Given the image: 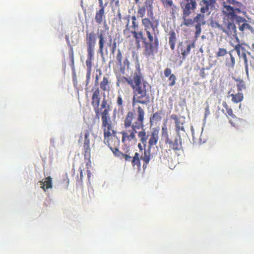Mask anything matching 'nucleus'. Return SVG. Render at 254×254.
I'll return each mask as SVG.
<instances>
[{"mask_svg":"<svg viewBox=\"0 0 254 254\" xmlns=\"http://www.w3.org/2000/svg\"><path fill=\"white\" fill-rule=\"evenodd\" d=\"M142 25L144 28L146 37L144 36L142 31L139 32L131 31L135 39L137 47H140V42L142 43V54L147 58L154 57L159 48V39L158 37V27L159 20L153 15L148 17H143L141 19Z\"/></svg>","mask_w":254,"mask_h":254,"instance_id":"1","label":"nucleus"},{"mask_svg":"<svg viewBox=\"0 0 254 254\" xmlns=\"http://www.w3.org/2000/svg\"><path fill=\"white\" fill-rule=\"evenodd\" d=\"M137 71L134 72L132 78L121 76V74L117 75L116 85L118 87L127 83L131 87L133 93L132 105L133 107L138 104L147 105L150 103V96L148 93L150 85L143 79L139 64L137 65Z\"/></svg>","mask_w":254,"mask_h":254,"instance_id":"2","label":"nucleus"},{"mask_svg":"<svg viewBox=\"0 0 254 254\" xmlns=\"http://www.w3.org/2000/svg\"><path fill=\"white\" fill-rule=\"evenodd\" d=\"M136 112V120L133 123L134 119V114L131 111L127 112L124 120V127L126 128L131 127V129L128 131H123L121 132L122 134V142L131 141L135 138V133L137 132L136 130L142 129L141 131L137 132L138 137L140 142L144 145L145 148L146 145L147 140L148 138V134L146 132L143 127L144 120L145 117L144 110L140 106H138L135 108Z\"/></svg>","mask_w":254,"mask_h":254,"instance_id":"3","label":"nucleus"},{"mask_svg":"<svg viewBox=\"0 0 254 254\" xmlns=\"http://www.w3.org/2000/svg\"><path fill=\"white\" fill-rule=\"evenodd\" d=\"M93 91L91 103L95 113L96 117L99 118L100 115L101 116L102 127L104 131V138H108L111 136H115L116 132L114 129L109 115V112L111 111L110 105L107 100L104 97L101 101L100 107V91L98 88L93 89Z\"/></svg>","mask_w":254,"mask_h":254,"instance_id":"4","label":"nucleus"},{"mask_svg":"<svg viewBox=\"0 0 254 254\" xmlns=\"http://www.w3.org/2000/svg\"><path fill=\"white\" fill-rule=\"evenodd\" d=\"M243 4L237 0H225L222 4V13L226 18L235 20L238 25L239 29L241 32L252 29L248 20L244 17L239 16L242 13Z\"/></svg>","mask_w":254,"mask_h":254,"instance_id":"5","label":"nucleus"},{"mask_svg":"<svg viewBox=\"0 0 254 254\" xmlns=\"http://www.w3.org/2000/svg\"><path fill=\"white\" fill-rule=\"evenodd\" d=\"M159 129L157 127H154L148 134V149H144V154L141 155V159L143 162V168L145 169L148 164L151 157H152L154 154L151 153V149H154V146L156 145L159 140Z\"/></svg>","mask_w":254,"mask_h":254,"instance_id":"6","label":"nucleus"},{"mask_svg":"<svg viewBox=\"0 0 254 254\" xmlns=\"http://www.w3.org/2000/svg\"><path fill=\"white\" fill-rule=\"evenodd\" d=\"M223 20L225 22V27L219 24V23H216L217 27L220 30L222 31L228 36H233L235 38L237 41L239 42V39L237 36V28L234 21L235 20H231L227 19L224 14H223Z\"/></svg>","mask_w":254,"mask_h":254,"instance_id":"7","label":"nucleus"},{"mask_svg":"<svg viewBox=\"0 0 254 254\" xmlns=\"http://www.w3.org/2000/svg\"><path fill=\"white\" fill-rule=\"evenodd\" d=\"M116 62L118 66L114 67V71L116 74L125 73L126 67L128 68L129 61L127 57L123 59L122 52L120 49H118L116 56Z\"/></svg>","mask_w":254,"mask_h":254,"instance_id":"8","label":"nucleus"},{"mask_svg":"<svg viewBox=\"0 0 254 254\" xmlns=\"http://www.w3.org/2000/svg\"><path fill=\"white\" fill-rule=\"evenodd\" d=\"M85 41L87 52L86 60H93L94 59L95 47L96 44V34L93 31L87 32Z\"/></svg>","mask_w":254,"mask_h":254,"instance_id":"9","label":"nucleus"},{"mask_svg":"<svg viewBox=\"0 0 254 254\" xmlns=\"http://www.w3.org/2000/svg\"><path fill=\"white\" fill-rule=\"evenodd\" d=\"M216 0H200L199 2V11L206 15H209L216 9Z\"/></svg>","mask_w":254,"mask_h":254,"instance_id":"10","label":"nucleus"},{"mask_svg":"<svg viewBox=\"0 0 254 254\" xmlns=\"http://www.w3.org/2000/svg\"><path fill=\"white\" fill-rule=\"evenodd\" d=\"M194 43H190L189 41H182L179 43L177 47L178 53L182 56V60H185L190 51L191 48H194Z\"/></svg>","mask_w":254,"mask_h":254,"instance_id":"11","label":"nucleus"},{"mask_svg":"<svg viewBox=\"0 0 254 254\" xmlns=\"http://www.w3.org/2000/svg\"><path fill=\"white\" fill-rule=\"evenodd\" d=\"M90 132L88 130H86L84 134V139L83 142V150L84 159L88 160L87 165L91 163V147L90 146Z\"/></svg>","mask_w":254,"mask_h":254,"instance_id":"12","label":"nucleus"},{"mask_svg":"<svg viewBox=\"0 0 254 254\" xmlns=\"http://www.w3.org/2000/svg\"><path fill=\"white\" fill-rule=\"evenodd\" d=\"M121 154L117 153L115 156L124 158L126 161H130L133 167L136 166L138 169H140L141 168L140 159L141 156L139 153L136 152L133 157H131L130 155L126 154H124L120 151Z\"/></svg>","mask_w":254,"mask_h":254,"instance_id":"13","label":"nucleus"},{"mask_svg":"<svg viewBox=\"0 0 254 254\" xmlns=\"http://www.w3.org/2000/svg\"><path fill=\"white\" fill-rule=\"evenodd\" d=\"M165 143L166 144L168 145L169 151L173 150L174 152H177V151L183 150L182 140L181 135L178 136L177 135V136L174 140H172L170 138L168 140H165Z\"/></svg>","mask_w":254,"mask_h":254,"instance_id":"14","label":"nucleus"},{"mask_svg":"<svg viewBox=\"0 0 254 254\" xmlns=\"http://www.w3.org/2000/svg\"><path fill=\"white\" fill-rule=\"evenodd\" d=\"M170 118L175 122V131L178 136L181 135V132H185L184 124L185 123V118L183 116H178L177 115L172 114Z\"/></svg>","mask_w":254,"mask_h":254,"instance_id":"15","label":"nucleus"},{"mask_svg":"<svg viewBox=\"0 0 254 254\" xmlns=\"http://www.w3.org/2000/svg\"><path fill=\"white\" fill-rule=\"evenodd\" d=\"M105 143L108 145L113 153L116 155L117 153L121 154L119 150L120 145V140L115 136H111L108 138H104Z\"/></svg>","mask_w":254,"mask_h":254,"instance_id":"16","label":"nucleus"},{"mask_svg":"<svg viewBox=\"0 0 254 254\" xmlns=\"http://www.w3.org/2000/svg\"><path fill=\"white\" fill-rule=\"evenodd\" d=\"M180 6L183 12L192 13L196 9L197 2L196 0H182Z\"/></svg>","mask_w":254,"mask_h":254,"instance_id":"17","label":"nucleus"},{"mask_svg":"<svg viewBox=\"0 0 254 254\" xmlns=\"http://www.w3.org/2000/svg\"><path fill=\"white\" fill-rule=\"evenodd\" d=\"M205 15L204 13L200 12L193 18L194 23H196L195 25V36L196 37H198L200 34L201 25L205 24Z\"/></svg>","mask_w":254,"mask_h":254,"instance_id":"18","label":"nucleus"},{"mask_svg":"<svg viewBox=\"0 0 254 254\" xmlns=\"http://www.w3.org/2000/svg\"><path fill=\"white\" fill-rule=\"evenodd\" d=\"M164 6L170 13L173 18H175L176 14L179 10V7L174 4L173 0H161Z\"/></svg>","mask_w":254,"mask_h":254,"instance_id":"19","label":"nucleus"},{"mask_svg":"<svg viewBox=\"0 0 254 254\" xmlns=\"http://www.w3.org/2000/svg\"><path fill=\"white\" fill-rule=\"evenodd\" d=\"M99 85L100 88L98 87L100 91H102L103 92H109L112 89V85L111 81L110 79V78L108 76H104L103 77L102 80L99 83ZM97 87H93L92 89V94L93 93V89H96ZM100 97H101V95H100Z\"/></svg>","mask_w":254,"mask_h":254,"instance_id":"20","label":"nucleus"},{"mask_svg":"<svg viewBox=\"0 0 254 254\" xmlns=\"http://www.w3.org/2000/svg\"><path fill=\"white\" fill-rule=\"evenodd\" d=\"M107 4L108 2H106L104 3V5H99L100 8L96 12L95 20L96 22L98 24H101L103 21L105 20V9Z\"/></svg>","mask_w":254,"mask_h":254,"instance_id":"21","label":"nucleus"},{"mask_svg":"<svg viewBox=\"0 0 254 254\" xmlns=\"http://www.w3.org/2000/svg\"><path fill=\"white\" fill-rule=\"evenodd\" d=\"M222 105L226 109L228 115L231 117V119H230V123L232 126L235 127L237 126V123L240 120V119L237 118L236 116L233 114L232 109L228 106L226 102H223L222 103Z\"/></svg>","mask_w":254,"mask_h":254,"instance_id":"22","label":"nucleus"},{"mask_svg":"<svg viewBox=\"0 0 254 254\" xmlns=\"http://www.w3.org/2000/svg\"><path fill=\"white\" fill-rule=\"evenodd\" d=\"M104 31L101 30L100 33L99 34L98 37L99 39L98 51L101 55H103L104 54V51L105 50V45L106 42V38H105L104 36Z\"/></svg>","mask_w":254,"mask_h":254,"instance_id":"23","label":"nucleus"},{"mask_svg":"<svg viewBox=\"0 0 254 254\" xmlns=\"http://www.w3.org/2000/svg\"><path fill=\"white\" fill-rule=\"evenodd\" d=\"M124 19L127 20L126 28L123 31V33L125 35L127 33V32H128L130 29V27H129V25H128L130 20H129V16L125 17L124 18ZM138 26H139V25H138V22L137 21H134V22H132V25H131L130 28L133 29L132 31H136V29H137L138 28Z\"/></svg>","mask_w":254,"mask_h":254,"instance_id":"24","label":"nucleus"},{"mask_svg":"<svg viewBox=\"0 0 254 254\" xmlns=\"http://www.w3.org/2000/svg\"><path fill=\"white\" fill-rule=\"evenodd\" d=\"M93 61V60H86L85 62L87 66L86 86L88 85L90 83Z\"/></svg>","mask_w":254,"mask_h":254,"instance_id":"25","label":"nucleus"},{"mask_svg":"<svg viewBox=\"0 0 254 254\" xmlns=\"http://www.w3.org/2000/svg\"><path fill=\"white\" fill-rule=\"evenodd\" d=\"M163 112L162 110H158L153 113L150 118V124L152 126L153 123H157L160 121L162 118Z\"/></svg>","mask_w":254,"mask_h":254,"instance_id":"26","label":"nucleus"},{"mask_svg":"<svg viewBox=\"0 0 254 254\" xmlns=\"http://www.w3.org/2000/svg\"><path fill=\"white\" fill-rule=\"evenodd\" d=\"M51 177H48L46 178L44 182L41 181L39 183L41 185V188L46 191L47 190L52 188V181Z\"/></svg>","mask_w":254,"mask_h":254,"instance_id":"27","label":"nucleus"},{"mask_svg":"<svg viewBox=\"0 0 254 254\" xmlns=\"http://www.w3.org/2000/svg\"><path fill=\"white\" fill-rule=\"evenodd\" d=\"M176 40L175 32L174 30L170 31L169 33V44L172 50L175 49Z\"/></svg>","mask_w":254,"mask_h":254,"instance_id":"28","label":"nucleus"},{"mask_svg":"<svg viewBox=\"0 0 254 254\" xmlns=\"http://www.w3.org/2000/svg\"><path fill=\"white\" fill-rule=\"evenodd\" d=\"M191 13L188 12H183L182 18L183 19V24L186 26H190L193 25L194 23V19L191 18H188Z\"/></svg>","mask_w":254,"mask_h":254,"instance_id":"29","label":"nucleus"},{"mask_svg":"<svg viewBox=\"0 0 254 254\" xmlns=\"http://www.w3.org/2000/svg\"><path fill=\"white\" fill-rule=\"evenodd\" d=\"M238 44L234 46L232 44L231 45L234 47V50L236 51L239 57H241V54H243L244 53H246L247 51L246 49L243 47L244 44H240V41L238 42L237 41Z\"/></svg>","mask_w":254,"mask_h":254,"instance_id":"30","label":"nucleus"},{"mask_svg":"<svg viewBox=\"0 0 254 254\" xmlns=\"http://www.w3.org/2000/svg\"><path fill=\"white\" fill-rule=\"evenodd\" d=\"M232 97V101L234 103L241 102L243 99V94L242 93L238 92L237 94H232L230 95Z\"/></svg>","mask_w":254,"mask_h":254,"instance_id":"31","label":"nucleus"},{"mask_svg":"<svg viewBox=\"0 0 254 254\" xmlns=\"http://www.w3.org/2000/svg\"><path fill=\"white\" fill-rule=\"evenodd\" d=\"M241 57H242L244 61L245 70H246V73L247 74L248 79L249 80H250V78L249 74L248 61V59L247 58L246 53H244L243 54H241Z\"/></svg>","mask_w":254,"mask_h":254,"instance_id":"32","label":"nucleus"},{"mask_svg":"<svg viewBox=\"0 0 254 254\" xmlns=\"http://www.w3.org/2000/svg\"><path fill=\"white\" fill-rule=\"evenodd\" d=\"M113 42L112 38L110 37V39L108 43V46L111 47V52L112 54H114L117 49V43L115 41Z\"/></svg>","mask_w":254,"mask_h":254,"instance_id":"33","label":"nucleus"},{"mask_svg":"<svg viewBox=\"0 0 254 254\" xmlns=\"http://www.w3.org/2000/svg\"><path fill=\"white\" fill-rule=\"evenodd\" d=\"M161 133H162V136L165 138V140H168L170 138L169 135L168 134V129H167V127L165 125L162 127Z\"/></svg>","mask_w":254,"mask_h":254,"instance_id":"34","label":"nucleus"},{"mask_svg":"<svg viewBox=\"0 0 254 254\" xmlns=\"http://www.w3.org/2000/svg\"><path fill=\"white\" fill-rule=\"evenodd\" d=\"M227 54L226 49L222 48H220L218 52L216 53V57H223Z\"/></svg>","mask_w":254,"mask_h":254,"instance_id":"35","label":"nucleus"},{"mask_svg":"<svg viewBox=\"0 0 254 254\" xmlns=\"http://www.w3.org/2000/svg\"><path fill=\"white\" fill-rule=\"evenodd\" d=\"M169 83V86H174L176 83V77L174 74H172L170 75V76L169 77L168 79Z\"/></svg>","mask_w":254,"mask_h":254,"instance_id":"36","label":"nucleus"},{"mask_svg":"<svg viewBox=\"0 0 254 254\" xmlns=\"http://www.w3.org/2000/svg\"><path fill=\"white\" fill-rule=\"evenodd\" d=\"M238 91H240L245 89L246 86L245 83L243 80H239L237 84Z\"/></svg>","mask_w":254,"mask_h":254,"instance_id":"37","label":"nucleus"},{"mask_svg":"<svg viewBox=\"0 0 254 254\" xmlns=\"http://www.w3.org/2000/svg\"><path fill=\"white\" fill-rule=\"evenodd\" d=\"M117 104L118 106L122 108L123 107V100L122 98V96L121 95L119 94L118 95L117 100H116Z\"/></svg>","mask_w":254,"mask_h":254,"instance_id":"38","label":"nucleus"},{"mask_svg":"<svg viewBox=\"0 0 254 254\" xmlns=\"http://www.w3.org/2000/svg\"><path fill=\"white\" fill-rule=\"evenodd\" d=\"M69 57L72 64L74 63V53L72 48H71L69 52Z\"/></svg>","mask_w":254,"mask_h":254,"instance_id":"39","label":"nucleus"},{"mask_svg":"<svg viewBox=\"0 0 254 254\" xmlns=\"http://www.w3.org/2000/svg\"><path fill=\"white\" fill-rule=\"evenodd\" d=\"M164 75L165 76V77H168L169 76H170L171 74V69L169 68H166L165 70H164Z\"/></svg>","mask_w":254,"mask_h":254,"instance_id":"40","label":"nucleus"},{"mask_svg":"<svg viewBox=\"0 0 254 254\" xmlns=\"http://www.w3.org/2000/svg\"><path fill=\"white\" fill-rule=\"evenodd\" d=\"M233 50H232L231 51H230L229 54L230 55V58H231V64H232V66H234V65H235V58L234 57L232 56V54H231V52H232Z\"/></svg>","mask_w":254,"mask_h":254,"instance_id":"41","label":"nucleus"},{"mask_svg":"<svg viewBox=\"0 0 254 254\" xmlns=\"http://www.w3.org/2000/svg\"><path fill=\"white\" fill-rule=\"evenodd\" d=\"M79 170H80V180L81 182H82L83 179L84 178L83 172V169H81L80 168H79Z\"/></svg>","mask_w":254,"mask_h":254,"instance_id":"42","label":"nucleus"},{"mask_svg":"<svg viewBox=\"0 0 254 254\" xmlns=\"http://www.w3.org/2000/svg\"><path fill=\"white\" fill-rule=\"evenodd\" d=\"M138 148L139 149V151L140 152H141V155H143L144 154V152H143V146L141 145V144L140 143H139L138 144Z\"/></svg>","mask_w":254,"mask_h":254,"instance_id":"43","label":"nucleus"},{"mask_svg":"<svg viewBox=\"0 0 254 254\" xmlns=\"http://www.w3.org/2000/svg\"><path fill=\"white\" fill-rule=\"evenodd\" d=\"M210 114L209 111V106L207 105L206 107L205 108V116L209 115Z\"/></svg>","mask_w":254,"mask_h":254,"instance_id":"44","label":"nucleus"},{"mask_svg":"<svg viewBox=\"0 0 254 254\" xmlns=\"http://www.w3.org/2000/svg\"><path fill=\"white\" fill-rule=\"evenodd\" d=\"M117 15H118V18H119V19L120 21H121V19H122V14H121V12H120V11L119 10L118 11V14H117Z\"/></svg>","mask_w":254,"mask_h":254,"instance_id":"45","label":"nucleus"},{"mask_svg":"<svg viewBox=\"0 0 254 254\" xmlns=\"http://www.w3.org/2000/svg\"><path fill=\"white\" fill-rule=\"evenodd\" d=\"M83 136H82V134H81L79 136V139L78 141L79 144L83 140Z\"/></svg>","mask_w":254,"mask_h":254,"instance_id":"46","label":"nucleus"},{"mask_svg":"<svg viewBox=\"0 0 254 254\" xmlns=\"http://www.w3.org/2000/svg\"><path fill=\"white\" fill-rule=\"evenodd\" d=\"M87 171L88 178V180H89L90 178L91 177V173L90 170H87Z\"/></svg>","mask_w":254,"mask_h":254,"instance_id":"47","label":"nucleus"},{"mask_svg":"<svg viewBox=\"0 0 254 254\" xmlns=\"http://www.w3.org/2000/svg\"><path fill=\"white\" fill-rule=\"evenodd\" d=\"M99 1V5H104V3H103V0H98Z\"/></svg>","mask_w":254,"mask_h":254,"instance_id":"48","label":"nucleus"},{"mask_svg":"<svg viewBox=\"0 0 254 254\" xmlns=\"http://www.w3.org/2000/svg\"><path fill=\"white\" fill-rule=\"evenodd\" d=\"M134 0V3L136 4H140L141 3L140 0Z\"/></svg>","mask_w":254,"mask_h":254,"instance_id":"49","label":"nucleus"},{"mask_svg":"<svg viewBox=\"0 0 254 254\" xmlns=\"http://www.w3.org/2000/svg\"><path fill=\"white\" fill-rule=\"evenodd\" d=\"M132 22L136 21V17L135 16H132L131 17Z\"/></svg>","mask_w":254,"mask_h":254,"instance_id":"50","label":"nucleus"},{"mask_svg":"<svg viewBox=\"0 0 254 254\" xmlns=\"http://www.w3.org/2000/svg\"><path fill=\"white\" fill-rule=\"evenodd\" d=\"M98 80H99V77L98 76H96V78H95V84H98Z\"/></svg>","mask_w":254,"mask_h":254,"instance_id":"51","label":"nucleus"},{"mask_svg":"<svg viewBox=\"0 0 254 254\" xmlns=\"http://www.w3.org/2000/svg\"><path fill=\"white\" fill-rule=\"evenodd\" d=\"M115 1V0H110V2L111 3H113Z\"/></svg>","mask_w":254,"mask_h":254,"instance_id":"52","label":"nucleus"},{"mask_svg":"<svg viewBox=\"0 0 254 254\" xmlns=\"http://www.w3.org/2000/svg\"><path fill=\"white\" fill-rule=\"evenodd\" d=\"M112 62H113V61H110V62H109V64H111V63H112Z\"/></svg>","mask_w":254,"mask_h":254,"instance_id":"53","label":"nucleus"}]
</instances>
